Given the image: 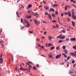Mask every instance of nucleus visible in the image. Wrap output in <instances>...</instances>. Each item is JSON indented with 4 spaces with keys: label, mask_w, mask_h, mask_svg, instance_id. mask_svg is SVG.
Returning a JSON list of instances; mask_svg holds the SVG:
<instances>
[{
    "label": "nucleus",
    "mask_w": 76,
    "mask_h": 76,
    "mask_svg": "<svg viewBox=\"0 0 76 76\" xmlns=\"http://www.w3.org/2000/svg\"><path fill=\"white\" fill-rule=\"evenodd\" d=\"M62 35V34L59 35V36L57 37V38H60L61 39H64L66 36L64 35Z\"/></svg>",
    "instance_id": "f257e3e1"
},
{
    "label": "nucleus",
    "mask_w": 76,
    "mask_h": 76,
    "mask_svg": "<svg viewBox=\"0 0 76 76\" xmlns=\"http://www.w3.org/2000/svg\"><path fill=\"white\" fill-rule=\"evenodd\" d=\"M34 21L37 26L38 25V24H40V22L39 21L38 22L37 21V20L34 19Z\"/></svg>",
    "instance_id": "f03ea898"
},
{
    "label": "nucleus",
    "mask_w": 76,
    "mask_h": 76,
    "mask_svg": "<svg viewBox=\"0 0 76 76\" xmlns=\"http://www.w3.org/2000/svg\"><path fill=\"white\" fill-rule=\"evenodd\" d=\"M24 22H25L27 24V26H26V27H29L30 26V25L29 24V22L28 20H24Z\"/></svg>",
    "instance_id": "7ed1b4c3"
},
{
    "label": "nucleus",
    "mask_w": 76,
    "mask_h": 76,
    "mask_svg": "<svg viewBox=\"0 0 76 76\" xmlns=\"http://www.w3.org/2000/svg\"><path fill=\"white\" fill-rule=\"evenodd\" d=\"M54 37H51V36H49L48 37V41H50L52 39H54Z\"/></svg>",
    "instance_id": "20e7f679"
},
{
    "label": "nucleus",
    "mask_w": 76,
    "mask_h": 76,
    "mask_svg": "<svg viewBox=\"0 0 76 76\" xmlns=\"http://www.w3.org/2000/svg\"><path fill=\"white\" fill-rule=\"evenodd\" d=\"M70 41H74V42H75V41H76V38H71L70 39Z\"/></svg>",
    "instance_id": "39448f33"
},
{
    "label": "nucleus",
    "mask_w": 76,
    "mask_h": 76,
    "mask_svg": "<svg viewBox=\"0 0 76 76\" xmlns=\"http://www.w3.org/2000/svg\"><path fill=\"white\" fill-rule=\"evenodd\" d=\"M61 56V54L58 55L56 56V58H60Z\"/></svg>",
    "instance_id": "423d86ee"
},
{
    "label": "nucleus",
    "mask_w": 76,
    "mask_h": 76,
    "mask_svg": "<svg viewBox=\"0 0 76 76\" xmlns=\"http://www.w3.org/2000/svg\"><path fill=\"white\" fill-rule=\"evenodd\" d=\"M72 17L75 20H76V16L75 15V14L72 15Z\"/></svg>",
    "instance_id": "0eeeda50"
},
{
    "label": "nucleus",
    "mask_w": 76,
    "mask_h": 76,
    "mask_svg": "<svg viewBox=\"0 0 76 76\" xmlns=\"http://www.w3.org/2000/svg\"><path fill=\"white\" fill-rule=\"evenodd\" d=\"M48 16L49 17V19H50V20H52V17H51V15H50V14H48Z\"/></svg>",
    "instance_id": "6e6552de"
},
{
    "label": "nucleus",
    "mask_w": 76,
    "mask_h": 76,
    "mask_svg": "<svg viewBox=\"0 0 76 76\" xmlns=\"http://www.w3.org/2000/svg\"><path fill=\"white\" fill-rule=\"evenodd\" d=\"M32 7V5L30 4H28L27 8L28 9H29L30 8V7Z\"/></svg>",
    "instance_id": "1a4fd4ad"
},
{
    "label": "nucleus",
    "mask_w": 76,
    "mask_h": 76,
    "mask_svg": "<svg viewBox=\"0 0 76 76\" xmlns=\"http://www.w3.org/2000/svg\"><path fill=\"white\" fill-rule=\"evenodd\" d=\"M3 62V59L2 58H0V64L2 63Z\"/></svg>",
    "instance_id": "9d476101"
},
{
    "label": "nucleus",
    "mask_w": 76,
    "mask_h": 76,
    "mask_svg": "<svg viewBox=\"0 0 76 76\" xmlns=\"http://www.w3.org/2000/svg\"><path fill=\"white\" fill-rule=\"evenodd\" d=\"M31 64L32 65H33V64L31 62L29 61L27 62V63H26V64Z\"/></svg>",
    "instance_id": "9b49d317"
},
{
    "label": "nucleus",
    "mask_w": 76,
    "mask_h": 76,
    "mask_svg": "<svg viewBox=\"0 0 76 76\" xmlns=\"http://www.w3.org/2000/svg\"><path fill=\"white\" fill-rule=\"evenodd\" d=\"M34 16H35L36 17H38V14L37 12H36L35 13H34Z\"/></svg>",
    "instance_id": "f8f14e48"
},
{
    "label": "nucleus",
    "mask_w": 76,
    "mask_h": 76,
    "mask_svg": "<svg viewBox=\"0 0 76 76\" xmlns=\"http://www.w3.org/2000/svg\"><path fill=\"white\" fill-rule=\"evenodd\" d=\"M72 15H75V10L74 9H73L72 10Z\"/></svg>",
    "instance_id": "ddd939ff"
},
{
    "label": "nucleus",
    "mask_w": 76,
    "mask_h": 76,
    "mask_svg": "<svg viewBox=\"0 0 76 76\" xmlns=\"http://www.w3.org/2000/svg\"><path fill=\"white\" fill-rule=\"evenodd\" d=\"M19 69H20V70H22L23 71V70H28V69H23L22 68H19Z\"/></svg>",
    "instance_id": "4468645a"
},
{
    "label": "nucleus",
    "mask_w": 76,
    "mask_h": 76,
    "mask_svg": "<svg viewBox=\"0 0 76 76\" xmlns=\"http://www.w3.org/2000/svg\"><path fill=\"white\" fill-rule=\"evenodd\" d=\"M64 51L65 52V54H67L68 53V51L66 49L64 50Z\"/></svg>",
    "instance_id": "2eb2a0df"
},
{
    "label": "nucleus",
    "mask_w": 76,
    "mask_h": 76,
    "mask_svg": "<svg viewBox=\"0 0 76 76\" xmlns=\"http://www.w3.org/2000/svg\"><path fill=\"white\" fill-rule=\"evenodd\" d=\"M16 15L18 17V18H20V16H19V14L18 13V12H16Z\"/></svg>",
    "instance_id": "dca6fc26"
},
{
    "label": "nucleus",
    "mask_w": 76,
    "mask_h": 76,
    "mask_svg": "<svg viewBox=\"0 0 76 76\" xmlns=\"http://www.w3.org/2000/svg\"><path fill=\"white\" fill-rule=\"evenodd\" d=\"M44 8L46 9V10H48V9H49V7L48 6L46 7H44Z\"/></svg>",
    "instance_id": "f3484780"
},
{
    "label": "nucleus",
    "mask_w": 76,
    "mask_h": 76,
    "mask_svg": "<svg viewBox=\"0 0 76 76\" xmlns=\"http://www.w3.org/2000/svg\"><path fill=\"white\" fill-rule=\"evenodd\" d=\"M58 6V5L57 4H54L53 5V7H57V6Z\"/></svg>",
    "instance_id": "a211bd4d"
},
{
    "label": "nucleus",
    "mask_w": 76,
    "mask_h": 76,
    "mask_svg": "<svg viewBox=\"0 0 76 76\" xmlns=\"http://www.w3.org/2000/svg\"><path fill=\"white\" fill-rule=\"evenodd\" d=\"M54 48H55V47H54V46H53L51 47L50 48V50H54Z\"/></svg>",
    "instance_id": "6ab92c4d"
},
{
    "label": "nucleus",
    "mask_w": 76,
    "mask_h": 76,
    "mask_svg": "<svg viewBox=\"0 0 76 76\" xmlns=\"http://www.w3.org/2000/svg\"><path fill=\"white\" fill-rule=\"evenodd\" d=\"M63 41H64V40L63 41L62 40H59L58 41V43H61V42H63Z\"/></svg>",
    "instance_id": "aec40b11"
},
{
    "label": "nucleus",
    "mask_w": 76,
    "mask_h": 76,
    "mask_svg": "<svg viewBox=\"0 0 76 76\" xmlns=\"http://www.w3.org/2000/svg\"><path fill=\"white\" fill-rule=\"evenodd\" d=\"M72 24L73 26H75V22H72Z\"/></svg>",
    "instance_id": "412c9836"
},
{
    "label": "nucleus",
    "mask_w": 76,
    "mask_h": 76,
    "mask_svg": "<svg viewBox=\"0 0 76 76\" xmlns=\"http://www.w3.org/2000/svg\"><path fill=\"white\" fill-rule=\"evenodd\" d=\"M70 54H71V55H73L74 56H75V55H76V54H75V53H70Z\"/></svg>",
    "instance_id": "4be33fe9"
},
{
    "label": "nucleus",
    "mask_w": 76,
    "mask_h": 76,
    "mask_svg": "<svg viewBox=\"0 0 76 76\" xmlns=\"http://www.w3.org/2000/svg\"><path fill=\"white\" fill-rule=\"evenodd\" d=\"M60 47H59V46H57V47H56V49H57V50H59L60 49Z\"/></svg>",
    "instance_id": "5701e85b"
},
{
    "label": "nucleus",
    "mask_w": 76,
    "mask_h": 76,
    "mask_svg": "<svg viewBox=\"0 0 76 76\" xmlns=\"http://www.w3.org/2000/svg\"><path fill=\"white\" fill-rule=\"evenodd\" d=\"M71 28V27L70 26H69V28H67V31H70V29Z\"/></svg>",
    "instance_id": "b1692460"
},
{
    "label": "nucleus",
    "mask_w": 76,
    "mask_h": 76,
    "mask_svg": "<svg viewBox=\"0 0 76 76\" xmlns=\"http://www.w3.org/2000/svg\"><path fill=\"white\" fill-rule=\"evenodd\" d=\"M26 18L27 19H29V18H31V15H30L28 17H26Z\"/></svg>",
    "instance_id": "393cba45"
},
{
    "label": "nucleus",
    "mask_w": 76,
    "mask_h": 76,
    "mask_svg": "<svg viewBox=\"0 0 76 76\" xmlns=\"http://www.w3.org/2000/svg\"><path fill=\"white\" fill-rule=\"evenodd\" d=\"M68 73L70 75H71V73H74V72H73L71 71H70Z\"/></svg>",
    "instance_id": "a878e982"
},
{
    "label": "nucleus",
    "mask_w": 76,
    "mask_h": 76,
    "mask_svg": "<svg viewBox=\"0 0 76 76\" xmlns=\"http://www.w3.org/2000/svg\"><path fill=\"white\" fill-rule=\"evenodd\" d=\"M71 58V57L70 56H68L67 57V58L66 59V61H67L68 60H69V58Z\"/></svg>",
    "instance_id": "bb28decb"
},
{
    "label": "nucleus",
    "mask_w": 76,
    "mask_h": 76,
    "mask_svg": "<svg viewBox=\"0 0 76 76\" xmlns=\"http://www.w3.org/2000/svg\"><path fill=\"white\" fill-rule=\"evenodd\" d=\"M52 16V17H55L56 15H55V14H52L51 15Z\"/></svg>",
    "instance_id": "cd10ccee"
},
{
    "label": "nucleus",
    "mask_w": 76,
    "mask_h": 76,
    "mask_svg": "<svg viewBox=\"0 0 76 76\" xmlns=\"http://www.w3.org/2000/svg\"><path fill=\"white\" fill-rule=\"evenodd\" d=\"M63 50H64V49H66V46L63 45L62 46Z\"/></svg>",
    "instance_id": "c85d7f7f"
},
{
    "label": "nucleus",
    "mask_w": 76,
    "mask_h": 76,
    "mask_svg": "<svg viewBox=\"0 0 76 76\" xmlns=\"http://www.w3.org/2000/svg\"><path fill=\"white\" fill-rule=\"evenodd\" d=\"M50 11H53V12H54V9H53L50 8Z\"/></svg>",
    "instance_id": "c756f323"
},
{
    "label": "nucleus",
    "mask_w": 76,
    "mask_h": 76,
    "mask_svg": "<svg viewBox=\"0 0 76 76\" xmlns=\"http://www.w3.org/2000/svg\"><path fill=\"white\" fill-rule=\"evenodd\" d=\"M28 32L29 33H30V34H32L34 32H33V31H29Z\"/></svg>",
    "instance_id": "7c9ffc66"
},
{
    "label": "nucleus",
    "mask_w": 76,
    "mask_h": 76,
    "mask_svg": "<svg viewBox=\"0 0 76 76\" xmlns=\"http://www.w3.org/2000/svg\"><path fill=\"white\" fill-rule=\"evenodd\" d=\"M55 14L56 15H58V12L57 11H55Z\"/></svg>",
    "instance_id": "2f4dec72"
},
{
    "label": "nucleus",
    "mask_w": 76,
    "mask_h": 76,
    "mask_svg": "<svg viewBox=\"0 0 76 76\" xmlns=\"http://www.w3.org/2000/svg\"><path fill=\"white\" fill-rule=\"evenodd\" d=\"M62 31L63 32V33H65V32H66V31H65V30L64 29L62 30Z\"/></svg>",
    "instance_id": "473e14b6"
},
{
    "label": "nucleus",
    "mask_w": 76,
    "mask_h": 76,
    "mask_svg": "<svg viewBox=\"0 0 76 76\" xmlns=\"http://www.w3.org/2000/svg\"><path fill=\"white\" fill-rule=\"evenodd\" d=\"M27 65H28V67H31V68H32V66H31V65L29 64H27Z\"/></svg>",
    "instance_id": "72a5a7b5"
},
{
    "label": "nucleus",
    "mask_w": 76,
    "mask_h": 76,
    "mask_svg": "<svg viewBox=\"0 0 76 76\" xmlns=\"http://www.w3.org/2000/svg\"><path fill=\"white\" fill-rule=\"evenodd\" d=\"M68 16H69V17H71L72 16V14L70 13V14H68Z\"/></svg>",
    "instance_id": "f704fd0d"
},
{
    "label": "nucleus",
    "mask_w": 76,
    "mask_h": 76,
    "mask_svg": "<svg viewBox=\"0 0 76 76\" xmlns=\"http://www.w3.org/2000/svg\"><path fill=\"white\" fill-rule=\"evenodd\" d=\"M65 10H67V7L66 6V5H65Z\"/></svg>",
    "instance_id": "c9c22d12"
},
{
    "label": "nucleus",
    "mask_w": 76,
    "mask_h": 76,
    "mask_svg": "<svg viewBox=\"0 0 76 76\" xmlns=\"http://www.w3.org/2000/svg\"><path fill=\"white\" fill-rule=\"evenodd\" d=\"M42 2L44 3V4H45L46 3V2L44 0H43L42 1Z\"/></svg>",
    "instance_id": "e433bc0d"
},
{
    "label": "nucleus",
    "mask_w": 76,
    "mask_h": 76,
    "mask_svg": "<svg viewBox=\"0 0 76 76\" xmlns=\"http://www.w3.org/2000/svg\"><path fill=\"white\" fill-rule=\"evenodd\" d=\"M51 44L49 43L48 44V47H50V46H51Z\"/></svg>",
    "instance_id": "4c0bfd02"
},
{
    "label": "nucleus",
    "mask_w": 76,
    "mask_h": 76,
    "mask_svg": "<svg viewBox=\"0 0 76 76\" xmlns=\"http://www.w3.org/2000/svg\"><path fill=\"white\" fill-rule=\"evenodd\" d=\"M52 55H50L49 56V58H52Z\"/></svg>",
    "instance_id": "58836bf2"
},
{
    "label": "nucleus",
    "mask_w": 76,
    "mask_h": 76,
    "mask_svg": "<svg viewBox=\"0 0 76 76\" xmlns=\"http://www.w3.org/2000/svg\"><path fill=\"white\" fill-rule=\"evenodd\" d=\"M75 60H72V63H73V64L74 63H75Z\"/></svg>",
    "instance_id": "ea45409f"
},
{
    "label": "nucleus",
    "mask_w": 76,
    "mask_h": 76,
    "mask_svg": "<svg viewBox=\"0 0 76 76\" xmlns=\"http://www.w3.org/2000/svg\"><path fill=\"white\" fill-rule=\"evenodd\" d=\"M65 40H66V41H69V39L66 38V39Z\"/></svg>",
    "instance_id": "a19ab883"
},
{
    "label": "nucleus",
    "mask_w": 76,
    "mask_h": 76,
    "mask_svg": "<svg viewBox=\"0 0 76 76\" xmlns=\"http://www.w3.org/2000/svg\"><path fill=\"white\" fill-rule=\"evenodd\" d=\"M67 19L68 20V21H69V22H70V18H67Z\"/></svg>",
    "instance_id": "79ce46f5"
},
{
    "label": "nucleus",
    "mask_w": 76,
    "mask_h": 76,
    "mask_svg": "<svg viewBox=\"0 0 76 76\" xmlns=\"http://www.w3.org/2000/svg\"><path fill=\"white\" fill-rule=\"evenodd\" d=\"M23 22V19L21 18V23H22Z\"/></svg>",
    "instance_id": "37998d69"
},
{
    "label": "nucleus",
    "mask_w": 76,
    "mask_h": 76,
    "mask_svg": "<svg viewBox=\"0 0 76 76\" xmlns=\"http://www.w3.org/2000/svg\"><path fill=\"white\" fill-rule=\"evenodd\" d=\"M33 69H34V70H36V69H37V68H36V67H35V66H33Z\"/></svg>",
    "instance_id": "c03bdc74"
},
{
    "label": "nucleus",
    "mask_w": 76,
    "mask_h": 76,
    "mask_svg": "<svg viewBox=\"0 0 76 76\" xmlns=\"http://www.w3.org/2000/svg\"><path fill=\"white\" fill-rule=\"evenodd\" d=\"M61 15L62 17H63L64 16V15L63 14H61Z\"/></svg>",
    "instance_id": "a18cd8bd"
},
{
    "label": "nucleus",
    "mask_w": 76,
    "mask_h": 76,
    "mask_svg": "<svg viewBox=\"0 0 76 76\" xmlns=\"http://www.w3.org/2000/svg\"><path fill=\"white\" fill-rule=\"evenodd\" d=\"M43 23H47V22L45 21H43Z\"/></svg>",
    "instance_id": "49530a36"
},
{
    "label": "nucleus",
    "mask_w": 76,
    "mask_h": 76,
    "mask_svg": "<svg viewBox=\"0 0 76 76\" xmlns=\"http://www.w3.org/2000/svg\"><path fill=\"white\" fill-rule=\"evenodd\" d=\"M38 47H41V46H40V45H39V44H38Z\"/></svg>",
    "instance_id": "de8ad7c7"
},
{
    "label": "nucleus",
    "mask_w": 76,
    "mask_h": 76,
    "mask_svg": "<svg viewBox=\"0 0 76 76\" xmlns=\"http://www.w3.org/2000/svg\"><path fill=\"white\" fill-rule=\"evenodd\" d=\"M45 15H48V13L47 12H45Z\"/></svg>",
    "instance_id": "09e8293b"
},
{
    "label": "nucleus",
    "mask_w": 76,
    "mask_h": 76,
    "mask_svg": "<svg viewBox=\"0 0 76 76\" xmlns=\"http://www.w3.org/2000/svg\"><path fill=\"white\" fill-rule=\"evenodd\" d=\"M52 22H56V21L54 20H53L52 21Z\"/></svg>",
    "instance_id": "8fccbe9b"
},
{
    "label": "nucleus",
    "mask_w": 76,
    "mask_h": 76,
    "mask_svg": "<svg viewBox=\"0 0 76 76\" xmlns=\"http://www.w3.org/2000/svg\"><path fill=\"white\" fill-rule=\"evenodd\" d=\"M36 66L37 67H39V65L37 64Z\"/></svg>",
    "instance_id": "3c124183"
},
{
    "label": "nucleus",
    "mask_w": 76,
    "mask_h": 76,
    "mask_svg": "<svg viewBox=\"0 0 76 76\" xmlns=\"http://www.w3.org/2000/svg\"><path fill=\"white\" fill-rule=\"evenodd\" d=\"M22 28H23V29L25 28V27H21V29H22Z\"/></svg>",
    "instance_id": "603ef678"
},
{
    "label": "nucleus",
    "mask_w": 76,
    "mask_h": 76,
    "mask_svg": "<svg viewBox=\"0 0 76 76\" xmlns=\"http://www.w3.org/2000/svg\"><path fill=\"white\" fill-rule=\"evenodd\" d=\"M42 7V5H40L39 6V8L40 7Z\"/></svg>",
    "instance_id": "864d4df0"
},
{
    "label": "nucleus",
    "mask_w": 76,
    "mask_h": 76,
    "mask_svg": "<svg viewBox=\"0 0 76 76\" xmlns=\"http://www.w3.org/2000/svg\"><path fill=\"white\" fill-rule=\"evenodd\" d=\"M42 57H45V55H44L42 54Z\"/></svg>",
    "instance_id": "5fc2aeb1"
},
{
    "label": "nucleus",
    "mask_w": 76,
    "mask_h": 76,
    "mask_svg": "<svg viewBox=\"0 0 76 76\" xmlns=\"http://www.w3.org/2000/svg\"><path fill=\"white\" fill-rule=\"evenodd\" d=\"M67 13H68V15L69 14H70V11H69Z\"/></svg>",
    "instance_id": "6e6d98bb"
},
{
    "label": "nucleus",
    "mask_w": 76,
    "mask_h": 76,
    "mask_svg": "<svg viewBox=\"0 0 76 76\" xmlns=\"http://www.w3.org/2000/svg\"><path fill=\"white\" fill-rule=\"evenodd\" d=\"M36 40L37 41H39V39H36Z\"/></svg>",
    "instance_id": "4d7b16f0"
},
{
    "label": "nucleus",
    "mask_w": 76,
    "mask_h": 76,
    "mask_svg": "<svg viewBox=\"0 0 76 76\" xmlns=\"http://www.w3.org/2000/svg\"><path fill=\"white\" fill-rule=\"evenodd\" d=\"M41 48H42L43 49H44V46H41Z\"/></svg>",
    "instance_id": "13d9d810"
},
{
    "label": "nucleus",
    "mask_w": 76,
    "mask_h": 76,
    "mask_svg": "<svg viewBox=\"0 0 76 76\" xmlns=\"http://www.w3.org/2000/svg\"><path fill=\"white\" fill-rule=\"evenodd\" d=\"M64 14H65V15H68V13H67V12H65V13H64Z\"/></svg>",
    "instance_id": "bf43d9fd"
},
{
    "label": "nucleus",
    "mask_w": 76,
    "mask_h": 76,
    "mask_svg": "<svg viewBox=\"0 0 76 76\" xmlns=\"http://www.w3.org/2000/svg\"><path fill=\"white\" fill-rule=\"evenodd\" d=\"M28 69H29V70H28V72H29V71L31 69V68H30V67H28Z\"/></svg>",
    "instance_id": "052dcab7"
},
{
    "label": "nucleus",
    "mask_w": 76,
    "mask_h": 76,
    "mask_svg": "<svg viewBox=\"0 0 76 76\" xmlns=\"http://www.w3.org/2000/svg\"><path fill=\"white\" fill-rule=\"evenodd\" d=\"M56 26L57 27V28H58V25L57 24L56 25Z\"/></svg>",
    "instance_id": "680f3d73"
},
{
    "label": "nucleus",
    "mask_w": 76,
    "mask_h": 76,
    "mask_svg": "<svg viewBox=\"0 0 76 76\" xmlns=\"http://www.w3.org/2000/svg\"><path fill=\"white\" fill-rule=\"evenodd\" d=\"M46 33H47V32L45 31L44 32V35H45L46 34Z\"/></svg>",
    "instance_id": "e2e57ef3"
},
{
    "label": "nucleus",
    "mask_w": 76,
    "mask_h": 76,
    "mask_svg": "<svg viewBox=\"0 0 76 76\" xmlns=\"http://www.w3.org/2000/svg\"><path fill=\"white\" fill-rule=\"evenodd\" d=\"M27 12L29 13H30L31 12V11H30V10H28L27 11Z\"/></svg>",
    "instance_id": "0e129e2a"
},
{
    "label": "nucleus",
    "mask_w": 76,
    "mask_h": 76,
    "mask_svg": "<svg viewBox=\"0 0 76 76\" xmlns=\"http://www.w3.org/2000/svg\"><path fill=\"white\" fill-rule=\"evenodd\" d=\"M64 57H65V58H66V57H67V56H66V54H65L64 55Z\"/></svg>",
    "instance_id": "69168bd1"
},
{
    "label": "nucleus",
    "mask_w": 76,
    "mask_h": 76,
    "mask_svg": "<svg viewBox=\"0 0 76 76\" xmlns=\"http://www.w3.org/2000/svg\"><path fill=\"white\" fill-rule=\"evenodd\" d=\"M31 13L33 14V15H34V14L35 13L34 12H31Z\"/></svg>",
    "instance_id": "338daca9"
},
{
    "label": "nucleus",
    "mask_w": 76,
    "mask_h": 76,
    "mask_svg": "<svg viewBox=\"0 0 76 76\" xmlns=\"http://www.w3.org/2000/svg\"><path fill=\"white\" fill-rule=\"evenodd\" d=\"M70 75H72V76H75V75L73 74H71Z\"/></svg>",
    "instance_id": "774afa93"
}]
</instances>
